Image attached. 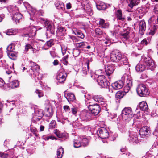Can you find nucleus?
<instances>
[{"label": "nucleus", "instance_id": "nucleus-1", "mask_svg": "<svg viewBox=\"0 0 158 158\" xmlns=\"http://www.w3.org/2000/svg\"><path fill=\"white\" fill-rule=\"evenodd\" d=\"M111 60L116 62H118L117 66L120 67L123 65L127 66V67L130 66L128 59L126 56L122 57V55L118 50L112 51L110 55Z\"/></svg>", "mask_w": 158, "mask_h": 158}, {"label": "nucleus", "instance_id": "nucleus-2", "mask_svg": "<svg viewBox=\"0 0 158 158\" xmlns=\"http://www.w3.org/2000/svg\"><path fill=\"white\" fill-rule=\"evenodd\" d=\"M122 116L123 120L126 123L130 121L133 116L131 109L130 107H125L122 111Z\"/></svg>", "mask_w": 158, "mask_h": 158}, {"label": "nucleus", "instance_id": "nucleus-3", "mask_svg": "<svg viewBox=\"0 0 158 158\" xmlns=\"http://www.w3.org/2000/svg\"><path fill=\"white\" fill-rule=\"evenodd\" d=\"M138 94L140 96L145 97L148 95L149 93L147 88L143 84L139 85L136 89Z\"/></svg>", "mask_w": 158, "mask_h": 158}, {"label": "nucleus", "instance_id": "nucleus-4", "mask_svg": "<svg viewBox=\"0 0 158 158\" xmlns=\"http://www.w3.org/2000/svg\"><path fill=\"white\" fill-rule=\"evenodd\" d=\"M142 60L144 63L146 69L153 70L155 68L154 61L149 57L143 58Z\"/></svg>", "mask_w": 158, "mask_h": 158}, {"label": "nucleus", "instance_id": "nucleus-5", "mask_svg": "<svg viewBox=\"0 0 158 158\" xmlns=\"http://www.w3.org/2000/svg\"><path fill=\"white\" fill-rule=\"evenodd\" d=\"M25 30L26 32L23 35L24 36L31 38L35 35L36 28L34 26H31L27 28Z\"/></svg>", "mask_w": 158, "mask_h": 158}, {"label": "nucleus", "instance_id": "nucleus-6", "mask_svg": "<svg viewBox=\"0 0 158 158\" xmlns=\"http://www.w3.org/2000/svg\"><path fill=\"white\" fill-rule=\"evenodd\" d=\"M97 81L98 85L101 87L107 88L108 87L107 81L105 78V76L102 75L99 76Z\"/></svg>", "mask_w": 158, "mask_h": 158}, {"label": "nucleus", "instance_id": "nucleus-7", "mask_svg": "<svg viewBox=\"0 0 158 158\" xmlns=\"http://www.w3.org/2000/svg\"><path fill=\"white\" fill-rule=\"evenodd\" d=\"M150 133V128L148 126H143L139 130V135L140 137L145 138L148 137Z\"/></svg>", "mask_w": 158, "mask_h": 158}, {"label": "nucleus", "instance_id": "nucleus-8", "mask_svg": "<svg viewBox=\"0 0 158 158\" xmlns=\"http://www.w3.org/2000/svg\"><path fill=\"white\" fill-rule=\"evenodd\" d=\"M89 110L94 115H97L99 113L100 108L98 104L94 105H89L88 107Z\"/></svg>", "mask_w": 158, "mask_h": 158}, {"label": "nucleus", "instance_id": "nucleus-9", "mask_svg": "<svg viewBox=\"0 0 158 158\" xmlns=\"http://www.w3.org/2000/svg\"><path fill=\"white\" fill-rule=\"evenodd\" d=\"M97 133L98 136L102 139H106L108 137V132L107 130L104 128L98 129Z\"/></svg>", "mask_w": 158, "mask_h": 158}, {"label": "nucleus", "instance_id": "nucleus-10", "mask_svg": "<svg viewBox=\"0 0 158 158\" xmlns=\"http://www.w3.org/2000/svg\"><path fill=\"white\" fill-rule=\"evenodd\" d=\"M128 140L131 143L134 144H137L141 142V140L138 139V135L136 133H131Z\"/></svg>", "mask_w": 158, "mask_h": 158}, {"label": "nucleus", "instance_id": "nucleus-11", "mask_svg": "<svg viewBox=\"0 0 158 158\" xmlns=\"http://www.w3.org/2000/svg\"><path fill=\"white\" fill-rule=\"evenodd\" d=\"M67 76V73L65 71H61L58 74L57 77V82L59 83H63L65 81Z\"/></svg>", "mask_w": 158, "mask_h": 158}, {"label": "nucleus", "instance_id": "nucleus-12", "mask_svg": "<svg viewBox=\"0 0 158 158\" xmlns=\"http://www.w3.org/2000/svg\"><path fill=\"white\" fill-rule=\"evenodd\" d=\"M123 30L120 33L121 38L123 41H126L128 40L130 38V29L127 28L123 29Z\"/></svg>", "mask_w": 158, "mask_h": 158}, {"label": "nucleus", "instance_id": "nucleus-13", "mask_svg": "<svg viewBox=\"0 0 158 158\" xmlns=\"http://www.w3.org/2000/svg\"><path fill=\"white\" fill-rule=\"evenodd\" d=\"M91 114L86 110L83 111L80 114V117L82 120H86L91 118Z\"/></svg>", "mask_w": 158, "mask_h": 158}, {"label": "nucleus", "instance_id": "nucleus-14", "mask_svg": "<svg viewBox=\"0 0 158 158\" xmlns=\"http://www.w3.org/2000/svg\"><path fill=\"white\" fill-rule=\"evenodd\" d=\"M93 99L96 102L100 103L103 106H106V104L104 102V99L100 95H96L94 96Z\"/></svg>", "mask_w": 158, "mask_h": 158}, {"label": "nucleus", "instance_id": "nucleus-15", "mask_svg": "<svg viewBox=\"0 0 158 158\" xmlns=\"http://www.w3.org/2000/svg\"><path fill=\"white\" fill-rule=\"evenodd\" d=\"M123 82L121 80L117 81L112 83L111 86L113 89L115 90H118L121 89L123 86Z\"/></svg>", "mask_w": 158, "mask_h": 158}, {"label": "nucleus", "instance_id": "nucleus-16", "mask_svg": "<svg viewBox=\"0 0 158 158\" xmlns=\"http://www.w3.org/2000/svg\"><path fill=\"white\" fill-rule=\"evenodd\" d=\"M89 68V60H88L86 62V64L83 67L81 72L82 75L85 76L87 74V71Z\"/></svg>", "mask_w": 158, "mask_h": 158}, {"label": "nucleus", "instance_id": "nucleus-17", "mask_svg": "<svg viewBox=\"0 0 158 158\" xmlns=\"http://www.w3.org/2000/svg\"><path fill=\"white\" fill-rule=\"evenodd\" d=\"M114 70L113 66L111 65H107L105 67V71L107 76H110L113 73Z\"/></svg>", "mask_w": 158, "mask_h": 158}, {"label": "nucleus", "instance_id": "nucleus-18", "mask_svg": "<svg viewBox=\"0 0 158 158\" xmlns=\"http://www.w3.org/2000/svg\"><path fill=\"white\" fill-rule=\"evenodd\" d=\"M41 19L43 21L42 23L44 24L45 27L47 28V30H52V31L51 22L47 19H45L44 18H41Z\"/></svg>", "mask_w": 158, "mask_h": 158}, {"label": "nucleus", "instance_id": "nucleus-19", "mask_svg": "<svg viewBox=\"0 0 158 158\" xmlns=\"http://www.w3.org/2000/svg\"><path fill=\"white\" fill-rule=\"evenodd\" d=\"M97 9L99 10H103L106 9V6L103 2L99 1L96 3Z\"/></svg>", "mask_w": 158, "mask_h": 158}, {"label": "nucleus", "instance_id": "nucleus-20", "mask_svg": "<svg viewBox=\"0 0 158 158\" xmlns=\"http://www.w3.org/2000/svg\"><path fill=\"white\" fill-rule=\"evenodd\" d=\"M64 95L68 101H73L75 99V95L73 93H64Z\"/></svg>", "mask_w": 158, "mask_h": 158}, {"label": "nucleus", "instance_id": "nucleus-21", "mask_svg": "<svg viewBox=\"0 0 158 158\" xmlns=\"http://www.w3.org/2000/svg\"><path fill=\"white\" fill-rule=\"evenodd\" d=\"M140 2V0H129L128 6L131 8L137 5Z\"/></svg>", "mask_w": 158, "mask_h": 158}, {"label": "nucleus", "instance_id": "nucleus-22", "mask_svg": "<svg viewBox=\"0 0 158 158\" xmlns=\"http://www.w3.org/2000/svg\"><path fill=\"white\" fill-rule=\"evenodd\" d=\"M99 27L102 28H107L109 26L108 23H106L105 20L102 19H99Z\"/></svg>", "mask_w": 158, "mask_h": 158}, {"label": "nucleus", "instance_id": "nucleus-23", "mask_svg": "<svg viewBox=\"0 0 158 158\" xmlns=\"http://www.w3.org/2000/svg\"><path fill=\"white\" fill-rule=\"evenodd\" d=\"M54 44L53 40L51 39L48 41H47L45 44L44 46L43 47V48L45 50L47 49L53 45Z\"/></svg>", "mask_w": 158, "mask_h": 158}, {"label": "nucleus", "instance_id": "nucleus-24", "mask_svg": "<svg viewBox=\"0 0 158 158\" xmlns=\"http://www.w3.org/2000/svg\"><path fill=\"white\" fill-rule=\"evenodd\" d=\"M22 17V15L19 13H16L14 14L12 17L13 20L16 23L19 22V20Z\"/></svg>", "mask_w": 158, "mask_h": 158}, {"label": "nucleus", "instance_id": "nucleus-25", "mask_svg": "<svg viewBox=\"0 0 158 158\" xmlns=\"http://www.w3.org/2000/svg\"><path fill=\"white\" fill-rule=\"evenodd\" d=\"M135 69L137 71L142 72L146 69V67L145 66L144 63L143 64L141 63H139L136 65Z\"/></svg>", "mask_w": 158, "mask_h": 158}, {"label": "nucleus", "instance_id": "nucleus-26", "mask_svg": "<svg viewBox=\"0 0 158 158\" xmlns=\"http://www.w3.org/2000/svg\"><path fill=\"white\" fill-rule=\"evenodd\" d=\"M139 106L140 109L143 111L146 110L148 108V106L147 103L145 102H142L139 103Z\"/></svg>", "mask_w": 158, "mask_h": 158}, {"label": "nucleus", "instance_id": "nucleus-27", "mask_svg": "<svg viewBox=\"0 0 158 158\" xmlns=\"http://www.w3.org/2000/svg\"><path fill=\"white\" fill-rule=\"evenodd\" d=\"M116 16L117 18L119 20L123 21L125 19V18L122 16V11L120 10H117L115 12Z\"/></svg>", "mask_w": 158, "mask_h": 158}, {"label": "nucleus", "instance_id": "nucleus-28", "mask_svg": "<svg viewBox=\"0 0 158 158\" xmlns=\"http://www.w3.org/2000/svg\"><path fill=\"white\" fill-rule=\"evenodd\" d=\"M139 31H144L146 28V25L145 22L143 20H141L139 23Z\"/></svg>", "mask_w": 158, "mask_h": 158}, {"label": "nucleus", "instance_id": "nucleus-29", "mask_svg": "<svg viewBox=\"0 0 158 158\" xmlns=\"http://www.w3.org/2000/svg\"><path fill=\"white\" fill-rule=\"evenodd\" d=\"M19 85V82L16 80H14L10 82L9 84V86L12 88L18 87Z\"/></svg>", "mask_w": 158, "mask_h": 158}, {"label": "nucleus", "instance_id": "nucleus-30", "mask_svg": "<svg viewBox=\"0 0 158 158\" xmlns=\"http://www.w3.org/2000/svg\"><path fill=\"white\" fill-rule=\"evenodd\" d=\"M80 138H78L77 139H75L73 141L74 147L75 148H78L81 146Z\"/></svg>", "mask_w": 158, "mask_h": 158}, {"label": "nucleus", "instance_id": "nucleus-31", "mask_svg": "<svg viewBox=\"0 0 158 158\" xmlns=\"http://www.w3.org/2000/svg\"><path fill=\"white\" fill-rule=\"evenodd\" d=\"M87 44L88 43L86 42H81L80 41L79 42L76 44V45L75 46L77 48H85V46L87 45Z\"/></svg>", "mask_w": 158, "mask_h": 158}, {"label": "nucleus", "instance_id": "nucleus-32", "mask_svg": "<svg viewBox=\"0 0 158 158\" xmlns=\"http://www.w3.org/2000/svg\"><path fill=\"white\" fill-rule=\"evenodd\" d=\"M64 153L63 148L61 147L58 149L57 151V156L58 158H61Z\"/></svg>", "mask_w": 158, "mask_h": 158}, {"label": "nucleus", "instance_id": "nucleus-33", "mask_svg": "<svg viewBox=\"0 0 158 158\" xmlns=\"http://www.w3.org/2000/svg\"><path fill=\"white\" fill-rule=\"evenodd\" d=\"M53 115V111L51 108H47L45 112V115L48 117H51Z\"/></svg>", "mask_w": 158, "mask_h": 158}, {"label": "nucleus", "instance_id": "nucleus-34", "mask_svg": "<svg viewBox=\"0 0 158 158\" xmlns=\"http://www.w3.org/2000/svg\"><path fill=\"white\" fill-rule=\"evenodd\" d=\"M71 39L72 40L75 46L76 45V44H77V43H79L81 41L80 40V38L78 37L73 36L71 37Z\"/></svg>", "mask_w": 158, "mask_h": 158}, {"label": "nucleus", "instance_id": "nucleus-35", "mask_svg": "<svg viewBox=\"0 0 158 158\" xmlns=\"http://www.w3.org/2000/svg\"><path fill=\"white\" fill-rule=\"evenodd\" d=\"M7 55L9 57L13 60H15L16 57V54L13 52H7Z\"/></svg>", "mask_w": 158, "mask_h": 158}, {"label": "nucleus", "instance_id": "nucleus-36", "mask_svg": "<svg viewBox=\"0 0 158 158\" xmlns=\"http://www.w3.org/2000/svg\"><path fill=\"white\" fill-rule=\"evenodd\" d=\"M35 114L39 117L40 118H42L44 115V113L42 110H39L35 111Z\"/></svg>", "mask_w": 158, "mask_h": 158}, {"label": "nucleus", "instance_id": "nucleus-37", "mask_svg": "<svg viewBox=\"0 0 158 158\" xmlns=\"http://www.w3.org/2000/svg\"><path fill=\"white\" fill-rule=\"evenodd\" d=\"M54 133L56 135L57 137L59 138H63L64 136V134L60 133V132L57 129L55 130L54 131Z\"/></svg>", "mask_w": 158, "mask_h": 158}, {"label": "nucleus", "instance_id": "nucleus-38", "mask_svg": "<svg viewBox=\"0 0 158 158\" xmlns=\"http://www.w3.org/2000/svg\"><path fill=\"white\" fill-rule=\"evenodd\" d=\"M124 93L122 91H118L116 94V97L117 98L121 99L123 97Z\"/></svg>", "mask_w": 158, "mask_h": 158}, {"label": "nucleus", "instance_id": "nucleus-39", "mask_svg": "<svg viewBox=\"0 0 158 158\" xmlns=\"http://www.w3.org/2000/svg\"><path fill=\"white\" fill-rule=\"evenodd\" d=\"M76 35H78V37L82 39H83L85 37L84 34L80 31H77L74 32Z\"/></svg>", "mask_w": 158, "mask_h": 158}, {"label": "nucleus", "instance_id": "nucleus-40", "mask_svg": "<svg viewBox=\"0 0 158 158\" xmlns=\"http://www.w3.org/2000/svg\"><path fill=\"white\" fill-rule=\"evenodd\" d=\"M56 127V121L52 120L49 124V128L53 129Z\"/></svg>", "mask_w": 158, "mask_h": 158}, {"label": "nucleus", "instance_id": "nucleus-41", "mask_svg": "<svg viewBox=\"0 0 158 158\" xmlns=\"http://www.w3.org/2000/svg\"><path fill=\"white\" fill-rule=\"evenodd\" d=\"M69 57L68 55H66L61 60V61L64 64L66 65L68 64V59Z\"/></svg>", "mask_w": 158, "mask_h": 158}, {"label": "nucleus", "instance_id": "nucleus-42", "mask_svg": "<svg viewBox=\"0 0 158 158\" xmlns=\"http://www.w3.org/2000/svg\"><path fill=\"white\" fill-rule=\"evenodd\" d=\"M95 34L98 36H100L102 34V31L99 28H97L95 30Z\"/></svg>", "mask_w": 158, "mask_h": 158}, {"label": "nucleus", "instance_id": "nucleus-43", "mask_svg": "<svg viewBox=\"0 0 158 158\" xmlns=\"http://www.w3.org/2000/svg\"><path fill=\"white\" fill-rule=\"evenodd\" d=\"M71 113L72 114L76 116L77 113V108L73 106L71 109Z\"/></svg>", "mask_w": 158, "mask_h": 158}, {"label": "nucleus", "instance_id": "nucleus-44", "mask_svg": "<svg viewBox=\"0 0 158 158\" xmlns=\"http://www.w3.org/2000/svg\"><path fill=\"white\" fill-rule=\"evenodd\" d=\"M14 49V46L11 44H10L7 48V52H12Z\"/></svg>", "mask_w": 158, "mask_h": 158}, {"label": "nucleus", "instance_id": "nucleus-45", "mask_svg": "<svg viewBox=\"0 0 158 158\" xmlns=\"http://www.w3.org/2000/svg\"><path fill=\"white\" fill-rule=\"evenodd\" d=\"M15 32L11 29H9L5 31V33L8 35H14Z\"/></svg>", "mask_w": 158, "mask_h": 158}, {"label": "nucleus", "instance_id": "nucleus-46", "mask_svg": "<svg viewBox=\"0 0 158 158\" xmlns=\"http://www.w3.org/2000/svg\"><path fill=\"white\" fill-rule=\"evenodd\" d=\"M40 69L39 66L38 65H35L34 67L31 68V69L34 72L38 71Z\"/></svg>", "mask_w": 158, "mask_h": 158}, {"label": "nucleus", "instance_id": "nucleus-47", "mask_svg": "<svg viewBox=\"0 0 158 158\" xmlns=\"http://www.w3.org/2000/svg\"><path fill=\"white\" fill-rule=\"evenodd\" d=\"M8 156V154L5 152H0V157L2 158H6Z\"/></svg>", "mask_w": 158, "mask_h": 158}, {"label": "nucleus", "instance_id": "nucleus-48", "mask_svg": "<svg viewBox=\"0 0 158 158\" xmlns=\"http://www.w3.org/2000/svg\"><path fill=\"white\" fill-rule=\"evenodd\" d=\"M44 139L45 140H48L49 139H51L52 140L55 139L56 140L57 139L54 136L52 135H51L49 136H45Z\"/></svg>", "mask_w": 158, "mask_h": 158}, {"label": "nucleus", "instance_id": "nucleus-49", "mask_svg": "<svg viewBox=\"0 0 158 158\" xmlns=\"http://www.w3.org/2000/svg\"><path fill=\"white\" fill-rule=\"evenodd\" d=\"M15 9H16V8L14 6H10L8 8V11L11 13H13Z\"/></svg>", "mask_w": 158, "mask_h": 158}, {"label": "nucleus", "instance_id": "nucleus-50", "mask_svg": "<svg viewBox=\"0 0 158 158\" xmlns=\"http://www.w3.org/2000/svg\"><path fill=\"white\" fill-rule=\"evenodd\" d=\"M41 118H39V117L36 114H35L33 116V120L34 121H38L40 120Z\"/></svg>", "mask_w": 158, "mask_h": 158}, {"label": "nucleus", "instance_id": "nucleus-51", "mask_svg": "<svg viewBox=\"0 0 158 158\" xmlns=\"http://www.w3.org/2000/svg\"><path fill=\"white\" fill-rule=\"evenodd\" d=\"M35 92L38 94V96L39 98L43 96V93L41 91L36 90Z\"/></svg>", "mask_w": 158, "mask_h": 158}, {"label": "nucleus", "instance_id": "nucleus-52", "mask_svg": "<svg viewBox=\"0 0 158 158\" xmlns=\"http://www.w3.org/2000/svg\"><path fill=\"white\" fill-rule=\"evenodd\" d=\"M32 48L31 45L29 44H27L25 45V50L26 52H27L29 49Z\"/></svg>", "mask_w": 158, "mask_h": 158}, {"label": "nucleus", "instance_id": "nucleus-53", "mask_svg": "<svg viewBox=\"0 0 158 158\" xmlns=\"http://www.w3.org/2000/svg\"><path fill=\"white\" fill-rule=\"evenodd\" d=\"M63 108L65 111L66 112H70V108L67 105H65L63 107Z\"/></svg>", "mask_w": 158, "mask_h": 158}, {"label": "nucleus", "instance_id": "nucleus-54", "mask_svg": "<svg viewBox=\"0 0 158 158\" xmlns=\"http://www.w3.org/2000/svg\"><path fill=\"white\" fill-rule=\"evenodd\" d=\"M82 142L86 146L88 145V142L87 139L86 138H83L82 139Z\"/></svg>", "mask_w": 158, "mask_h": 158}, {"label": "nucleus", "instance_id": "nucleus-55", "mask_svg": "<svg viewBox=\"0 0 158 158\" xmlns=\"http://www.w3.org/2000/svg\"><path fill=\"white\" fill-rule=\"evenodd\" d=\"M131 87L126 85L124 88V91L125 93L128 92Z\"/></svg>", "mask_w": 158, "mask_h": 158}, {"label": "nucleus", "instance_id": "nucleus-56", "mask_svg": "<svg viewBox=\"0 0 158 158\" xmlns=\"http://www.w3.org/2000/svg\"><path fill=\"white\" fill-rule=\"evenodd\" d=\"M141 44L143 45H147L148 44V42L146 39H144L141 41Z\"/></svg>", "mask_w": 158, "mask_h": 158}, {"label": "nucleus", "instance_id": "nucleus-57", "mask_svg": "<svg viewBox=\"0 0 158 158\" xmlns=\"http://www.w3.org/2000/svg\"><path fill=\"white\" fill-rule=\"evenodd\" d=\"M127 86H129L130 87H131L132 85V82L130 80H128L127 81Z\"/></svg>", "mask_w": 158, "mask_h": 158}, {"label": "nucleus", "instance_id": "nucleus-58", "mask_svg": "<svg viewBox=\"0 0 158 158\" xmlns=\"http://www.w3.org/2000/svg\"><path fill=\"white\" fill-rule=\"evenodd\" d=\"M5 82L3 80L0 78V87L3 86L4 85Z\"/></svg>", "mask_w": 158, "mask_h": 158}, {"label": "nucleus", "instance_id": "nucleus-59", "mask_svg": "<svg viewBox=\"0 0 158 158\" xmlns=\"http://www.w3.org/2000/svg\"><path fill=\"white\" fill-rule=\"evenodd\" d=\"M50 54L51 55V56L53 57H54L56 56V54L55 53V52L54 51H50Z\"/></svg>", "mask_w": 158, "mask_h": 158}, {"label": "nucleus", "instance_id": "nucleus-60", "mask_svg": "<svg viewBox=\"0 0 158 158\" xmlns=\"http://www.w3.org/2000/svg\"><path fill=\"white\" fill-rule=\"evenodd\" d=\"M66 6L67 9H69L71 8V4L70 2L67 3Z\"/></svg>", "mask_w": 158, "mask_h": 158}, {"label": "nucleus", "instance_id": "nucleus-61", "mask_svg": "<svg viewBox=\"0 0 158 158\" xmlns=\"http://www.w3.org/2000/svg\"><path fill=\"white\" fill-rule=\"evenodd\" d=\"M30 65L31 66V67H34L35 65H37V64L35 63L32 62H31L30 63Z\"/></svg>", "mask_w": 158, "mask_h": 158}, {"label": "nucleus", "instance_id": "nucleus-62", "mask_svg": "<svg viewBox=\"0 0 158 158\" xmlns=\"http://www.w3.org/2000/svg\"><path fill=\"white\" fill-rule=\"evenodd\" d=\"M61 49L62 54L64 55L66 52V50L65 48H64L62 46H61Z\"/></svg>", "mask_w": 158, "mask_h": 158}, {"label": "nucleus", "instance_id": "nucleus-63", "mask_svg": "<svg viewBox=\"0 0 158 158\" xmlns=\"http://www.w3.org/2000/svg\"><path fill=\"white\" fill-rule=\"evenodd\" d=\"M53 63L54 65H56L58 64L59 62L57 60H54Z\"/></svg>", "mask_w": 158, "mask_h": 158}, {"label": "nucleus", "instance_id": "nucleus-64", "mask_svg": "<svg viewBox=\"0 0 158 158\" xmlns=\"http://www.w3.org/2000/svg\"><path fill=\"white\" fill-rule=\"evenodd\" d=\"M110 32L111 33V35L113 36H114L116 35V31H111Z\"/></svg>", "mask_w": 158, "mask_h": 158}]
</instances>
